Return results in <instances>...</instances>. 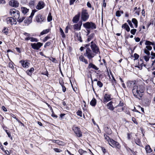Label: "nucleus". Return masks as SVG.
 <instances>
[{
	"mask_svg": "<svg viewBox=\"0 0 155 155\" xmlns=\"http://www.w3.org/2000/svg\"><path fill=\"white\" fill-rule=\"evenodd\" d=\"M127 87L131 88L133 87L132 92L134 96L140 99L142 97L143 93L144 87L142 85H135L133 81H128L127 83Z\"/></svg>",
	"mask_w": 155,
	"mask_h": 155,
	"instance_id": "f257e3e1",
	"label": "nucleus"
},
{
	"mask_svg": "<svg viewBox=\"0 0 155 155\" xmlns=\"http://www.w3.org/2000/svg\"><path fill=\"white\" fill-rule=\"evenodd\" d=\"M10 15L15 19H18L20 17V13L18 10L15 8L10 9Z\"/></svg>",
	"mask_w": 155,
	"mask_h": 155,
	"instance_id": "f03ea898",
	"label": "nucleus"
},
{
	"mask_svg": "<svg viewBox=\"0 0 155 155\" xmlns=\"http://www.w3.org/2000/svg\"><path fill=\"white\" fill-rule=\"evenodd\" d=\"M95 54L90 48H87L84 55L85 56L87 57L90 60L93 58Z\"/></svg>",
	"mask_w": 155,
	"mask_h": 155,
	"instance_id": "7ed1b4c3",
	"label": "nucleus"
},
{
	"mask_svg": "<svg viewBox=\"0 0 155 155\" xmlns=\"http://www.w3.org/2000/svg\"><path fill=\"white\" fill-rule=\"evenodd\" d=\"M90 47L92 51L95 54L100 53L99 49L98 46L93 41L91 43Z\"/></svg>",
	"mask_w": 155,
	"mask_h": 155,
	"instance_id": "20e7f679",
	"label": "nucleus"
},
{
	"mask_svg": "<svg viewBox=\"0 0 155 155\" xmlns=\"http://www.w3.org/2000/svg\"><path fill=\"white\" fill-rule=\"evenodd\" d=\"M89 15L87 12V11L83 9L81 12V19L83 21H86L88 18Z\"/></svg>",
	"mask_w": 155,
	"mask_h": 155,
	"instance_id": "39448f33",
	"label": "nucleus"
},
{
	"mask_svg": "<svg viewBox=\"0 0 155 155\" xmlns=\"http://www.w3.org/2000/svg\"><path fill=\"white\" fill-rule=\"evenodd\" d=\"M83 26L85 28L87 29H94L96 28L95 24L92 22H87L83 24Z\"/></svg>",
	"mask_w": 155,
	"mask_h": 155,
	"instance_id": "423d86ee",
	"label": "nucleus"
},
{
	"mask_svg": "<svg viewBox=\"0 0 155 155\" xmlns=\"http://www.w3.org/2000/svg\"><path fill=\"white\" fill-rule=\"evenodd\" d=\"M109 144L113 147H116L118 149H120V146L119 143L113 139L110 140V141H109Z\"/></svg>",
	"mask_w": 155,
	"mask_h": 155,
	"instance_id": "0eeeda50",
	"label": "nucleus"
},
{
	"mask_svg": "<svg viewBox=\"0 0 155 155\" xmlns=\"http://www.w3.org/2000/svg\"><path fill=\"white\" fill-rule=\"evenodd\" d=\"M6 21L7 24L9 25H16L17 23L16 19L12 17L8 18H6Z\"/></svg>",
	"mask_w": 155,
	"mask_h": 155,
	"instance_id": "6e6552de",
	"label": "nucleus"
},
{
	"mask_svg": "<svg viewBox=\"0 0 155 155\" xmlns=\"http://www.w3.org/2000/svg\"><path fill=\"white\" fill-rule=\"evenodd\" d=\"M43 45V43L40 42L31 43V45L32 48L34 49L38 50Z\"/></svg>",
	"mask_w": 155,
	"mask_h": 155,
	"instance_id": "1a4fd4ad",
	"label": "nucleus"
},
{
	"mask_svg": "<svg viewBox=\"0 0 155 155\" xmlns=\"http://www.w3.org/2000/svg\"><path fill=\"white\" fill-rule=\"evenodd\" d=\"M72 129L78 137H81L82 135V133L81 131L79 128L74 126L72 127Z\"/></svg>",
	"mask_w": 155,
	"mask_h": 155,
	"instance_id": "9d476101",
	"label": "nucleus"
},
{
	"mask_svg": "<svg viewBox=\"0 0 155 155\" xmlns=\"http://www.w3.org/2000/svg\"><path fill=\"white\" fill-rule=\"evenodd\" d=\"M9 4L11 6L16 8L18 6L19 3L17 1L12 0L9 2Z\"/></svg>",
	"mask_w": 155,
	"mask_h": 155,
	"instance_id": "9b49d317",
	"label": "nucleus"
},
{
	"mask_svg": "<svg viewBox=\"0 0 155 155\" xmlns=\"http://www.w3.org/2000/svg\"><path fill=\"white\" fill-rule=\"evenodd\" d=\"M45 6L44 3L42 1H40L38 2L36 8L38 10H40L43 8Z\"/></svg>",
	"mask_w": 155,
	"mask_h": 155,
	"instance_id": "f8f14e48",
	"label": "nucleus"
},
{
	"mask_svg": "<svg viewBox=\"0 0 155 155\" xmlns=\"http://www.w3.org/2000/svg\"><path fill=\"white\" fill-rule=\"evenodd\" d=\"M20 63L21 64L23 67L26 68L29 67L30 64V63L28 62L27 61H25L23 60L20 61Z\"/></svg>",
	"mask_w": 155,
	"mask_h": 155,
	"instance_id": "ddd939ff",
	"label": "nucleus"
},
{
	"mask_svg": "<svg viewBox=\"0 0 155 155\" xmlns=\"http://www.w3.org/2000/svg\"><path fill=\"white\" fill-rule=\"evenodd\" d=\"M111 100L110 98V95L107 94H106L104 96L103 102H107Z\"/></svg>",
	"mask_w": 155,
	"mask_h": 155,
	"instance_id": "4468645a",
	"label": "nucleus"
},
{
	"mask_svg": "<svg viewBox=\"0 0 155 155\" xmlns=\"http://www.w3.org/2000/svg\"><path fill=\"white\" fill-rule=\"evenodd\" d=\"M82 25V22H79L78 24L74 25L73 26L74 29L78 30H80Z\"/></svg>",
	"mask_w": 155,
	"mask_h": 155,
	"instance_id": "2eb2a0df",
	"label": "nucleus"
},
{
	"mask_svg": "<svg viewBox=\"0 0 155 155\" xmlns=\"http://www.w3.org/2000/svg\"><path fill=\"white\" fill-rule=\"evenodd\" d=\"M75 39L76 41H79L80 42H82V40L81 39V37L80 35V33H75Z\"/></svg>",
	"mask_w": 155,
	"mask_h": 155,
	"instance_id": "dca6fc26",
	"label": "nucleus"
},
{
	"mask_svg": "<svg viewBox=\"0 0 155 155\" xmlns=\"http://www.w3.org/2000/svg\"><path fill=\"white\" fill-rule=\"evenodd\" d=\"M80 14V13H78V14L76 15L73 18L72 21L74 23H77L79 21Z\"/></svg>",
	"mask_w": 155,
	"mask_h": 155,
	"instance_id": "f3484780",
	"label": "nucleus"
},
{
	"mask_svg": "<svg viewBox=\"0 0 155 155\" xmlns=\"http://www.w3.org/2000/svg\"><path fill=\"white\" fill-rule=\"evenodd\" d=\"M36 19L37 22H41L44 20V18L40 15H39L36 16Z\"/></svg>",
	"mask_w": 155,
	"mask_h": 155,
	"instance_id": "a211bd4d",
	"label": "nucleus"
},
{
	"mask_svg": "<svg viewBox=\"0 0 155 155\" xmlns=\"http://www.w3.org/2000/svg\"><path fill=\"white\" fill-rule=\"evenodd\" d=\"M25 40L26 41L30 40L31 42H37L38 41V39L32 37H26L25 38Z\"/></svg>",
	"mask_w": 155,
	"mask_h": 155,
	"instance_id": "6ab92c4d",
	"label": "nucleus"
},
{
	"mask_svg": "<svg viewBox=\"0 0 155 155\" xmlns=\"http://www.w3.org/2000/svg\"><path fill=\"white\" fill-rule=\"evenodd\" d=\"M112 104L113 102L111 101L107 104V108L111 110H113L114 109Z\"/></svg>",
	"mask_w": 155,
	"mask_h": 155,
	"instance_id": "aec40b11",
	"label": "nucleus"
},
{
	"mask_svg": "<svg viewBox=\"0 0 155 155\" xmlns=\"http://www.w3.org/2000/svg\"><path fill=\"white\" fill-rule=\"evenodd\" d=\"M88 68H93L96 70H97L99 69V68L93 64L92 63H90L89 64Z\"/></svg>",
	"mask_w": 155,
	"mask_h": 155,
	"instance_id": "412c9836",
	"label": "nucleus"
},
{
	"mask_svg": "<svg viewBox=\"0 0 155 155\" xmlns=\"http://www.w3.org/2000/svg\"><path fill=\"white\" fill-rule=\"evenodd\" d=\"M79 58L80 61L84 62L86 64H88V63L87 60L85 59L82 55H81L79 57Z\"/></svg>",
	"mask_w": 155,
	"mask_h": 155,
	"instance_id": "4be33fe9",
	"label": "nucleus"
},
{
	"mask_svg": "<svg viewBox=\"0 0 155 155\" xmlns=\"http://www.w3.org/2000/svg\"><path fill=\"white\" fill-rule=\"evenodd\" d=\"M122 27L125 29L127 32H129L130 31V28L127 23H125L123 25Z\"/></svg>",
	"mask_w": 155,
	"mask_h": 155,
	"instance_id": "5701e85b",
	"label": "nucleus"
},
{
	"mask_svg": "<svg viewBox=\"0 0 155 155\" xmlns=\"http://www.w3.org/2000/svg\"><path fill=\"white\" fill-rule=\"evenodd\" d=\"M94 33H91V35L89 36L87 39V41L89 42L91 40L94 39Z\"/></svg>",
	"mask_w": 155,
	"mask_h": 155,
	"instance_id": "b1692460",
	"label": "nucleus"
},
{
	"mask_svg": "<svg viewBox=\"0 0 155 155\" xmlns=\"http://www.w3.org/2000/svg\"><path fill=\"white\" fill-rule=\"evenodd\" d=\"M34 69L32 67L31 68V69L28 70H27L26 71V73L27 74L31 76L32 74V72L34 71Z\"/></svg>",
	"mask_w": 155,
	"mask_h": 155,
	"instance_id": "393cba45",
	"label": "nucleus"
},
{
	"mask_svg": "<svg viewBox=\"0 0 155 155\" xmlns=\"http://www.w3.org/2000/svg\"><path fill=\"white\" fill-rule=\"evenodd\" d=\"M96 103V101L95 98H93L90 102V104L93 106H95Z\"/></svg>",
	"mask_w": 155,
	"mask_h": 155,
	"instance_id": "a878e982",
	"label": "nucleus"
},
{
	"mask_svg": "<svg viewBox=\"0 0 155 155\" xmlns=\"http://www.w3.org/2000/svg\"><path fill=\"white\" fill-rule=\"evenodd\" d=\"M132 21L134 24L135 27L137 28V27L138 22L137 19L135 18H133L132 19Z\"/></svg>",
	"mask_w": 155,
	"mask_h": 155,
	"instance_id": "bb28decb",
	"label": "nucleus"
},
{
	"mask_svg": "<svg viewBox=\"0 0 155 155\" xmlns=\"http://www.w3.org/2000/svg\"><path fill=\"white\" fill-rule=\"evenodd\" d=\"M145 149L147 153H150L152 151V149L149 145H147L145 147Z\"/></svg>",
	"mask_w": 155,
	"mask_h": 155,
	"instance_id": "cd10ccee",
	"label": "nucleus"
},
{
	"mask_svg": "<svg viewBox=\"0 0 155 155\" xmlns=\"http://www.w3.org/2000/svg\"><path fill=\"white\" fill-rule=\"evenodd\" d=\"M124 12L123 11H117L116 13V16L117 17H120L121 14H123Z\"/></svg>",
	"mask_w": 155,
	"mask_h": 155,
	"instance_id": "c85d7f7f",
	"label": "nucleus"
},
{
	"mask_svg": "<svg viewBox=\"0 0 155 155\" xmlns=\"http://www.w3.org/2000/svg\"><path fill=\"white\" fill-rule=\"evenodd\" d=\"M21 11L23 13L25 14L28 11V9L25 7H21Z\"/></svg>",
	"mask_w": 155,
	"mask_h": 155,
	"instance_id": "c756f323",
	"label": "nucleus"
},
{
	"mask_svg": "<svg viewBox=\"0 0 155 155\" xmlns=\"http://www.w3.org/2000/svg\"><path fill=\"white\" fill-rule=\"evenodd\" d=\"M49 31V29H47L45 30H43L40 33L41 35H43L44 34H47Z\"/></svg>",
	"mask_w": 155,
	"mask_h": 155,
	"instance_id": "7c9ffc66",
	"label": "nucleus"
},
{
	"mask_svg": "<svg viewBox=\"0 0 155 155\" xmlns=\"http://www.w3.org/2000/svg\"><path fill=\"white\" fill-rule=\"evenodd\" d=\"M145 45L147 46H150V45H154V44L153 43L150 42L149 41H146L145 43Z\"/></svg>",
	"mask_w": 155,
	"mask_h": 155,
	"instance_id": "2f4dec72",
	"label": "nucleus"
},
{
	"mask_svg": "<svg viewBox=\"0 0 155 155\" xmlns=\"http://www.w3.org/2000/svg\"><path fill=\"white\" fill-rule=\"evenodd\" d=\"M37 11V10L36 9H35L33 10L31 13V15L29 17V19H31L33 17V16L34 15L35 13Z\"/></svg>",
	"mask_w": 155,
	"mask_h": 155,
	"instance_id": "473e14b6",
	"label": "nucleus"
},
{
	"mask_svg": "<svg viewBox=\"0 0 155 155\" xmlns=\"http://www.w3.org/2000/svg\"><path fill=\"white\" fill-rule=\"evenodd\" d=\"M35 3V0H31L29 2V4L30 6L31 7H33Z\"/></svg>",
	"mask_w": 155,
	"mask_h": 155,
	"instance_id": "72a5a7b5",
	"label": "nucleus"
},
{
	"mask_svg": "<svg viewBox=\"0 0 155 155\" xmlns=\"http://www.w3.org/2000/svg\"><path fill=\"white\" fill-rule=\"evenodd\" d=\"M60 31L61 33V35H62V38H65V35L64 32L63 31L61 28H60Z\"/></svg>",
	"mask_w": 155,
	"mask_h": 155,
	"instance_id": "f704fd0d",
	"label": "nucleus"
},
{
	"mask_svg": "<svg viewBox=\"0 0 155 155\" xmlns=\"http://www.w3.org/2000/svg\"><path fill=\"white\" fill-rule=\"evenodd\" d=\"M8 29L7 28H5V29L2 31V32L6 35H7L8 33Z\"/></svg>",
	"mask_w": 155,
	"mask_h": 155,
	"instance_id": "c9c22d12",
	"label": "nucleus"
},
{
	"mask_svg": "<svg viewBox=\"0 0 155 155\" xmlns=\"http://www.w3.org/2000/svg\"><path fill=\"white\" fill-rule=\"evenodd\" d=\"M47 20L48 21H51L52 20V17L51 16V13H49L48 14V18H47Z\"/></svg>",
	"mask_w": 155,
	"mask_h": 155,
	"instance_id": "e433bc0d",
	"label": "nucleus"
},
{
	"mask_svg": "<svg viewBox=\"0 0 155 155\" xmlns=\"http://www.w3.org/2000/svg\"><path fill=\"white\" fill-rule=\"evenodd\" d=\"M77 114L78 116H79L80 117H82V113L81 111L78 110V111L77 112Z\"/></svg>",
	"mask_w": 155,
	"mask_h": 155,
	"instance_id": "4c0bfd02",
	"label": "nucleus"
},
{
	"mask_svg": "<svg viewBox=\"0 0 155 155\" xmlns=\"http://www.w3.org/2000/svg\"><path fill=\"white\" fill-rule=\"evenodd\" d=\"M97 85L100 87H101L103 86V84L100 81H98L97 82Z\"/></svg>",
	"mask_w": 155,
	"mask_h": 155,
	"instance_id": "58836bf2",
	"label": "nucleus"
},
{
	"mask_svg": "<svg viewBox=\"0 0 155 155\" xmlns=\"http://www.w3.org/2000/svg\"><path fill=\"white\" fill-rule=\"evenodd\" d=\"M25 17H22V18H18V19H17V21L19 23L21 22L23 20L25 19Z\"/></svg>",
	"mask_w": 155,
	"mask_h": 155,
	"instance_id": "ea45409f",
	"label": "nucleus"
},
{
	"mask_svg": "<svg viewBox=\"0 0 155 155\" xmlns=\"http://www.w3.org/2000/svg\"><path fill=\"white\" fill-rule=\"evenodd\" d=\"M143 58L146 61H148L150 57L149 56L147 55V56H144L143 57Z\"/></svg>",
	"mask_w": 155,
	"mask_h": 155,
	"instance_id": "a19ab883",
	"label": "nucleus"
},
{
	"mask_svg": "<svg viewBox=\"0 0 155 155\" xmlns=\"http://www.w3.org/2000/svg\"><path fill=\"white\" fill-rule=\"evenodd\" d=\"M137 31V29H132L130 31V33L133 35H134Z\"/></svg>",
	"mask_w": 155,
	"mask_h": 155,
	"instance_id": "79ce46f5",
	"label": "nucleus"
},
{
	"mask_svg": "<svg viewBox=\"0 0 155 155\" xmlns=\"http://www.w3.org/2000/svg\"><path fill=\"white\" fill-rule=\"evenodd\" d=\"M78 152L81 155H82V154L84 153H86V152L83 150L82 149H80L79 150Z\"/></svg>",
	"mask_w": 155,
	"mask_h": 155,
	"instance_id": "37998d69",
	"label": "nucleus"
},
{
	"mask_svg": "<svg viewBox=\"0 0 155 155\" xmlns=\"http://www.w3.org/2000/svg\"><path fill=\"white\" fill-rule=\"evenodd\" d=\"M54 151L57 153H60L62 151V150H60L59 149L57 148H54Z\"/></svg>",
	"mask_w": 155,
	"mask_h": 155,
	"instance_id": "c03bdc74",
	"label": "nucleus"
},
{
	"mask_svg": "<svg viewBox=\"0 0 155 155\" xmlns=\"http://www.w3.org/2000/svg\"><path fill=\"white\" fill-rule=\"evenodd\" d=\"M140 8H138L137 10H136L135 14H137L138 15H139L140 12Z\"/></svg>",
	"mask_w": 155,
	"mask_h": 155,
	"instance_id": "a18cd8bd",
	"label": "nucleus"
},
{
	"mask_svg": "<svg viewBox=\"0 0 155 155\" xmlns=\"http://www.w3.org/2000/svg\"><path fill=\"white\" fill-rule=\"evenodd\" d=\"M148 50L146 49H145L144 50V52L147 55L149 56L150 55V52Z\"/></svg>",
	"mask_w": 155,
	"mask_h": 155,
	"instance_id": "49530a36",
	"label": "nucleus"
},
{
	"mask_svg": "<svg viewBox=\"0 0 155 155\" xmlns=\"http://www.w3.org/2000/svg\"><path fill=\"white\" fill-rule=\"evenodd\" d=\"M127 21V22H128V24H129V25H130V27L131 28H133L134 27L132 25V23L131 22V21L129 20H128Z\"/></svg>",
	"mask_w": 155,
	"mask_h": 155,
	"instance_id": "de8ad7c7",
	"label": "nucleus"
},
{
	"mask_svg": "<svg viewBox=\"0 0 155 155\" xmlns=\"http://www.w3.org/2000/svg\"><path fill=\"white\" fill-rule=\"evenodd\" d=\"M8 66L10 68L13 69L14 68V66L12 62H9L8 64Z\"/></svg>",
	"mask_w": 155,
	"mask_h": 155,
	"instance_id": "09e8293b",
	"label": "nucleus"
},
{
	"mask_svg": "<svg viewBox=\"0 0 155 155\" xmlns=\"http://www.w3.org/2000/svg\"><path fill=\"white\" fill-rule=\"evenodd\" d=\"M104 136L105 137V139L109 142L110 141V140H112V139H110L108 136L107 135H104Z\"/></svg>",
	"mask_w": 155,
	"mask_h": 155,
	"instance_id": "8fccbe9b",
	"label": "nucleus"
},
{
	"mask_svg": "<svg viewBox=\"0 0 155 155\" xmlns=\"http://www.w3.org/2000/svg\"><path fill=\"white\" fill-rule=\"evenodd\" d=\"M147 49L150 51L152 49V47L150 46H147L146 47Z\"/></svg>",
	"mask_w": 155,
	"mask_h": 155,
	"instance_id": "3c124183",
	"label": "nucleus"
},
{
	"mask_svg": "<svg viewBox=\"0 0 155 155\" xmlns=\"http://www.w3.org/2000/svg\"><path fill=\"white\" fill-rule=\"evenodd\" d=\"M23 34L25 35V36L27 37H31L30 36V35L29 33L25 32Z\"/></svg>",
	"mask_w": 155,
	"mask_h": 155,
	"instance_id": "603ef678",
	"label": "nucleus"
},
{
	"mask_svg": "<svg viewBox=\"0 0 155 155\" xmlns=\"http://www.w3.org/2000/svg\"><path fill=\"white\" fill-rule=\"evenodd\" d=\"M132 120L134 122V123L136 124H137V123L136 120L135 118L134 117H132Z\"/></svg>",
	"mask_w": 155,
	"mask_h": 155,
	"instance_id": "864d4df0",
	"label": "nucleus"
},
{
	"mask_svg": "<svg viewBox=\"0 0 155 155\" xmlns=\"http://www.w3.org/2000/svg\"><path fill=\"white\" fill-rule=\"evenodd\" d=\"M151 55L152 56L151 57V58L152 59H154L155 57V53H153L152 52H151Z\"/></svg>",
	"mask_w": 155,
	"mask_h": 155,
	"instance_id": "5fc2aeb1",
	"label": "nucleus"
},
{
	"mask_svg": "<svg viewBox=\"0 0 155 155\" xmlns=\"http://www.w3.org/2000/svg\"><path fill=\"white\" fill-rule=\"evenodd\" d=\"M24 22L25 23H30L31 22V19H29V20H25L24 21Z\"/></svg>",
	"mask_w": 155,
	"mask_h": 155,
	"instance_id": "6e6d98bb",
	"label": "nucleus"
},
{
	"mask_svg": "<svg viewBox=\"0 0 155 155\" xmlns=\"http://www.w3.org/2000/svg\"><path fill=\"white\" fill-rule=\"evenodd\" d=\"M143 65L144 66H145L146 65L142 63L139 66L138 68L141 69L142 68V67Z\"/></svg>",
	"mask_w": 155,
	"mask_h": 155,
	"instance_id": "4d7b16f0",
	"label": "nucleus"
},
{
	"mask_svg": "<svg viewBox=\"0 0 155 155\" xmlns=\"http://www.w3.org/2000/svg\"><path fill=\"white\" fill-rule=\"evenodd\" d=\"M134 56L135 58L136 59H138L139 57V55L136 53L134 54Z\"/></svg>",
	"mask_w": 155,
	"mask_h": 155,
	"instance_id": "13d9d810",
	"label": "nucleus"
},
{
	"mask_svg": "<svg viewBox=\"0 0 155 155\" xmlns=\"http://www.w3.org/2000/svg\"><path fill=\"white\" fill-rule=\"evenodd\" d=\"M76 0H70V4L71 5L74 4V2Z\"/></svg>",
	"mask_w": 155,
	"mask_h": 155,
	"instance_id": "bf43d9fd",
	"label": "nucleus"
},
{
	"mask_svg": "<svg viewBox=\"0 0 155 155\" xmlns=\"http://www.w3.org/2000/svg\"><path fill=\"white\" fill-rule=\"evenodd\" d=\"M101 150H102V151L104 153H105L106 152V150L105 149L104 147H101Z\"/></svg>",
	"mask_w": 155,
	"mask_h": 155,
	"instance_id": "052dcab7",
	"label": "nucleus"
},
{
	"mask_svg": "<svg viewBox=\"0 0 155 155\" xmlns=\"http://www.w3.org/2000/svg\"><path fill=\"white\" fill-rule=\"evenodd\" d=\"M50 60L52 62H55V61L56 60L55 58L51 57L50 59Z\"/></svg>",
	"mask_w": 155,
	"mask_h": 155,
	"instance_id": "680f3d73",
	"label": "nucleus"
},
{
	"mask_svg": "<svg viewBox=\"0 0 155 155\" xmlns=\"http://www.w3.org/2000/svg\"><path fill=\"white\" fill-rule=\"evenodd\" d=\"M7 134L8 135V137L10 138L12 140V137L11 134L8 132H7Z\"/></svg>",
	"mask_w": 155,
	"mask_h": 155,
	"instance_id": "e2e57ef3",
	"label": "nucleus"
},
{
	"mask_svg": "<svg viewBox=\"0 0 155 155\" xmlns=\"http://www.w3.org/2000/svg\"><path fill=\"white\" fill-rule=\"evenodd\" d=\"M62 88V91L64 92H65L66 91V87L64 86H61Z\"/></svg>",
	"mask_w": 155,
	"mask_h": 155,
	"instance_id": "0e129e2a",
	"label": "nucleus"
},
{
	"mask_svg": "<svg viewBox=\"0 0 155 155\" xmlns=\"http://www.w3.org/2000/svg\"><path fill=\"white\" fill-rule=\"evenodd\" d=\"M87 6L89 8H91V4L89 2H87Z\"/></svg>",
	"mask_w": 155,
	"mask_h": 155,
	"instance_id": "69168bd1",
	"label": "nucleus"
},
{
	"mask_svg": "<svg viewBox=\"0 0 155 155\" xmlns=\"http://www.w3.org/2000/svg\"><path fill=\"white\" fill-rule=\"evenodd\" d=\"M135 40L136 42H138L140 41V39L139 38L137 37L135 38Z\"/></svg>",
	"mask_w": 155,
	"mask_h": 155,
	"instance_id": "338daca9",
	"label": "nucleus"
},
{
	"mask_svg": "<svg viewBox=\"0 0 155 155\" xmlns=\"http://www.w3.org/2000/svg\"><path fill=\"white\" fill-rule=\"evenodd\" d=\"M2 109L5 111H7V109L4 106H2Z\"/></svg>",
	"mask_w": 155,
	"mask_h": 155,
	"instance_id": "774afa93",
	"label": "nucleus"
}]
</instances>
